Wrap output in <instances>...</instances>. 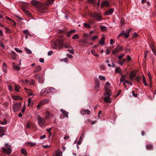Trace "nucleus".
<instances>
[{
	"label": "nucleus",
	"mask_w": 156,
	"mask_h": 156,
	"mask_svg": "<svg viewBox=\"0 0 156 156\" xmlns=\"http://www.w3.org/2000/svg\"><path fill=\"white\" fill-rule=\"evenodd\" d=\"M110 83L108 82H106V85L105 87V93L103 95L105 97L103 99L105 102L106 103H110L112 102V99L110 98L111 92L110 89Z\"/></svg>",
	"instance_id": "nucleus-1"
},
{
	"label": "nucleus",
	"mask_w": 156,
	"mask_h": 156,
	"mask_svg": "<svg viewBox=\"0 0 156 156\" xmlns=\"http://www.w3.org/2000/svg\"><path fill=\"white\" fill-rule=\"evenodd\" d=\"M63 40H56L51 43V47L53 49H57V48L61 49L63 47Z\"/></svg>",
	"instance_id": "nucleus-2"
},
{
	"label": "nucleus",
	"mask_w": 156,
	"mask_h": 156,
	"mask_svg": "<svg viewBox=\"0 0 156 156\" xmlns=\"http://www.w3.org/2000/svg\"><path fill=\"white\" fill-rule=\"evenodd\" d=\"M56 92L55 89L52 87H49L42 89L40 92V94L41 95H45L46 94L53 93Z\"/></svg>",
	"instance_id": "nucleus-3"
},
{
	"label": "nucleus",
	"mask_w": 156,
	"mask_h": 156,
	"mask_svg": "<svg viewBox=\"0 0 156 156\" xmlns=\"http://www.w3.org/2000/svg\"><path fill=\"white\" fill-rule=\"evenodd\" d=\"M38 123L39 126L41 127H43L46 123V120L44 118L38 116L37 117Z\"/></svg>",
	"instance_id": "nucleus-4"
},
{
	"label": "nucleus",
	"mask_w": 156,
	"mask_h": 156,
	"mask_svg": "<svg viewBox=\"0 0 156 156\" xmlns=\"http://www.w3.org/2000/svg\"><path fill=\"white\" fill-rule=\"evenodd\" d=\"M5 146L6 148H3V152H5L8 154H10L11 152V146L7 143H6L5 144Z\"/></svg>",
	"instance_id": "nucleus-5"
},
{
	"label": "nucleus",
	"mask_w": 156,
	"mask_h": 156,
	"mask_svg": "<svg viewBox=\"0 0 156 156\" xmlns=\"http://www.w3.org/2000/svg\"><path fill=\"white\" fill-rule=\"evenodd\" d=\"M123 50V47L121 45H118L117 48L112 51V53L115 54Z\"/></svg>",
	"instance_id": "nucleus-6"
},
{
	"label": "nucleus",
	"mask_w": 156,
	"mask_h": 156,
	"mask_svg": "<svg viewBox=\"0 0 156 156\" xmlns=\"http://www.w3.org/2000/svg\"><path fill=\"white\" fill-rule=\"evenodd\" d=\"M21 107V105L20 103H16L13 105V111L14 112H18Z\"/></svg>",
	"instance_id": "nucleus-7"
},
{
	"label": "nucleus",
	"mask_w": 156,
	"mask_h": 156,
	"mask_svg": "<svg viewBox=\"0 0 156 156\" xmlns=\"http://www.w3.org/2000/svg\"><path fill=\"white\" fill-rule=\"evenodd\" d=\"M31 3L33 6L36 7H40L41 6L43 5L42 3L36 0L31 1Z\"/></svg>",
	"instance_id": "nucleus-8"
},
{
	"label": "nucleus",
	"mask_w": 156,
	"mask_h": 156,
	"mask_svg": "<svg viewBox=\"0 0 156 156\" xmlns=\"http://www.w3.org/2000/svg\"><path fill=\"white\" fill-rule=\"evenodd\" d=\"M131 29H130L127 30V32H125L124 31H122L121 33L119 34L118 37H119L122 35H123L125 38H127L129 37V34L131 31Z\"/></svg>",
	"instance_id": "nucleus-9"
},
{
	"label": "nucleus",
	"mask_w": 156,
	"mask_h": 156,
	"mask_svg": "<svg viewBox=\"0 0 156 156\" xmlns=\"http://www.w3.org/2000/svg\"><path fill=\"white\" fill-rule=\"evenodd\" d=\"M92 16L95 18L97 21L100 20L101 19V15L97 13H93L92 15Z\"/></svg>",
	"instance_id": "nucleus-10"
},
{
	"label": "nucleus",
	"mask_w": 156,
	"mask_h": 156,
	"mask_svg": "<svg viewBox=\"0 0 156 156\" xmlns=\"http://www.w3.org/2000/svg\"><path fill=\"white\" fill-rule=\"evenodd\" d=\"M36 79L40 83H42L44 82V78L41 77L39 74H37L34 76Z\"/></svg>",
	"instance_id": "nucleus-11"
},
{
	"label": "nucleus",
	"mask_w": 156,
	"mask_h": 156,
	"mask_svg": "<svg viewBox=\"0 0 156 156\" xmlns=\"http://www.w3.org/2000/svg\"><path fill=\"white\" fill-rule=\"evenodd\" d=\"M100 88V84L98 80L97 79L95 80V86L94 87V90L97 92L99 90Z\"/></svg>",
	"instance_id": "nucleus-12"
},
{
	"label": "nucleus",
	"mask_w": 156,
	"mask_h": 156,
	"mask_svg": "<svg viewBox=\"0 0 156 156\" xmlns=\"http://www.w3.org/2000/svg\"><path fill=\"white\" fill-rule=\"evenodd\" d=\"M81 113L82 115H90V110L88 109H84L82 110L81 111Z\"/></svg>",
	"instance_id": "nucleus-13"
},
{
	"label": "nucleus",
	"mask_w": 156,
	"mask_h": 156,
	"mask_svg": "<svg viewBox=\"0 0 156 156\" xmlns=\"http://www.w3.org/2000/svg\"><path fill=\"white\" fill-rule=\"evenodd\" d=\"M41 70V68L40 66H37L35 67V69L33 71L34 73L39 72Z\"/></svg>",
	"instance_id": "nucleus-14"
},
{
	"label": "nucleus",
	"mask_w": 156,
	"mask_h": 156,
	"mask_svg": "<svg viewBox=\"0 0 156 156\" xmlns=\"http://www.w3.org/2000/svg\"><path fill=\"white\" fill-rule=\"evenodd\" d=\"M61 112L62 113V115L65 117H68V112L62 109H61L60 110Z\"/></svg>",
	"instance_id": "nucleus-15"
},
{
	"label": "nucleus",
	"mask_w": 156,
	"mask_h": 156,
	"mask_svg": "<svg viewBox=\"0 0 156 156\" xmlns=\"http://www.w3.org/2000/svg\"><path fill=\"white\" fill-rule=\"evenodd\" d=\"M2 69L4 72L5 73L7 72V67L6 64L5 62L3 63V66L2 67Z\"/></svg>",
	"instance_id": "nucleus-16"
},
{
	"label": "nucleus",
	"mask_w": 156,
	"mask_h": 156,
	"mask_svg": "<svg viewBox=\"0 0 156 156\" xmlns=\"http://www.w3.org/2000/svg\"><path fill=\"white\" fill-rule=\"evenodd\" d=\"M54 0H48L45 4L46 6H49L53 3Z\"/></svg>",
	"instance_id": "nucleus-17"
},
{
	"label": "nucleus",
	"mask_w": 156,
	"mask_h": 156,
	"mask_svg": "<svg viewBox=\"0 0 156 156\" xmlns=\"http://www.w3.org/2000/svg\"><path fill=\"white\" fill-rule=\"evenodd\" d=\"M12 58L15 59L16 57V53L13 51H11L10 53Z\"/></svg>",
	"instance_id": "nucleus-18"
},
{
	"label": "nucleus",
	"mask_w": 156,
	"mask_h": 156,
	"mask_svg": "<svg viewBox=\"0 0 156 156\" xmlns=\"http://www.w3.org/2000/svg\"><path fill=\"white\" fill-rule=\"evenodd\" d=\"M113 9H111L108 10L106 11L105 12L107 15H111L113 13Z\"/></svg>",
	"instance_id": "nucleus-19"
},
{
	"label": "nucleus",
	"mask_w": 156,
	"mask_h": 156,
	"mask_svg": "<svg viewBox=\"0 0 156 156\" xmlns=\"http://www.w3.org/2000/svg\"><path fill=\"white\" fill-rule=\"evenodd\" d=\"M109 6V3L107 1H105L102 3V6L108 7Z\"/></svg>",
	"instance_id": "nucleus-20"
},
{
	"label": "nucleus",
	"mask_w": 156,
	"mask_h": 156,
	"mask_svg": "<svg viewBox=\"0 0 156 156\" xmlns=\"http://www.w3.org/2000/svg\"><path fill=\"white\" fill-rule=\"evenodd\" d=\"M105 43V38L104 37H102L100 41L99 42V44L101 45V46H103Z\"/></svg>",
	"instance_id": "nucleus-21"
},
{
	"label": "nucleus",
	"mask_w": 156,
	"mask_h": 156,
	"mask_svg": "<svg viewBox=\"0 0 156 156\" xmlns=\"http://www.w3.org/2000/svg\"><path fill=\"white\" fill-rule=\"evenodd\" d=\"M21 154H23L25 156H27V153L26 149L24 148H23L21 150Z\"/></svg>",
	"instance_id": "nucleus-22"
},
{
	"label": "nucleus",
	"mask_w": 156,
	"mask_h": 156,
	"mask_svg": "<svg viewBox=\"0 0 156 156\" xmlns=\"http://www.w3.org/2000/svg\"><path fill=\"white\" fill-rule=\"evenodd\" d=\"M27 144L28 146L33 147L35 146L36 144V143L34 142H29L27 143Z\"/></svg>",
	"instance_id": "nucleus-23"
},
{
	"label": "nucleus",
	"mask_w": 156,
	"mask_h": 156,
	"mask_svg": "<svg viewBox=\"0 0 156 156\" xmlns=\"http://www.w3.org/2000/svg\"><path fill=\"white\" fill-rule=\"evenodd\" d=\"M76 32V30H70L69 32H67V36L68 37H69L70 35L73 34L74 32Z\"/></svg>",
	"instance_id": "nucleus-24"
},
{
	"label": "nucleus",
	"mask_w": 156,
	"mask_h": 156,
	"mask_svg": "<svg viewBox=\"0 0 156 156\" xmlns=\"http://www.w3.org/2000/svg\"><path fill=\"white\" fill-rule=\"evenodd\" d=\"M55 156H62V152L59 150H57Z\"/></svg>",
	"instance_id": "nucleus-25"
},
{
	"label": "nucleus",
	"mask_w": 156,
	"mask_h": 156,
	"mask_svg": "<svg viewBox=\"0 0 156 156\" xmlns=\"http://www.w3.org/2000/svg\"><path fill=\"white\" fill-rule=\"evenodd\" d=\"M48 102V100L47 99H45L44 100H42L40 102L41 104V105H45Z\"/></svg>",
	"instance_id": "nucleus-26"
},
{
	"label": "nucleus",
	"mask_w": 156,
	"mask_h": 156,
	"mask_svg": "<svg viewBox=\"0 0 156 156\" xmlns=\"http://www.w3.org/2000/svg\"><path fill=\"white\" fill-rule=\"evenodd\" d=\"M14 90L16 92H18L20 91V87L19 85H16L15 86Z\"/></svg>",
	"instance_id": "nucleus-27"
},
{
	"label": "nucleus",
	"mask_w": 156,
	"mask_h": 156,
	"mask_svg": "<svg viewBox=\"0 0 156 156\" xmlns=\"http://www.w3.org/2000/svg\"><path fill=\"white\" fill-rule=\"evenodd\" d=\"M4 135L3 130V128L0 126V137Z\"/></svg>",
	"instance_id": "nucleus-28"
},
{
	"label": "nucleus",
	"mask_w": 156,
	"mask_h": 156,
	"mask_svg": "<svg viewBox=\"0 0 156 156\" xmlns=\"http://www.w3.org/2000/svg\"><path fill=\"white\" fill-rule=\"evenodd\" d=\"M153 145L151 144H148L146 145V148L148 150L151 149L153 148Z\"/></svg>",
	"instance_id": "nucleus-29"
},
{
	"label": "nucleus",
	"mask_w": 156,
	"mask_h": 156,
	"mask_svg": "<svg viewBox=\"0 0 156 156\" xmlns=\"http://www.w3.org/2000/svg\"><path fill=\"white\" fill-rule=\"evenodd\" d=\"M50 115V112L48 111H47L46 112V115L45 116V119H47L49 118Z\"/></svg>",
	"instance_id": "nucleus-30"
},
{
	"label": "nucleus",
	"mask_w": 156,
	"mask_h": 156,
	"mask_svg": "<svg viewBox=\"0 0 156 156\" xmlns=\"http://www.w3.org/2000/svg\"><path fill=\"white\" fill-rule=\"evenodd\" d=\"M126 76L124 75H122L120 79V81L121 82H122L124 81L126 78Z\"/></svg>",
	"instance_id": "nucleus-31"
},
{
	"label": "nucleus",
	"mask_w": 156,
	"mask_h": 156,
	"mask_svg": "<svg viewBox=\"0 0 156 156\" xmlns=\"http://www.w3.org/2000/svg\"><path fill=\"white\" fill-rule=\"evenodd\" d=\"M136 76L135 74H133V72H132L130 73V80H133L134 77Z\"/></svg>",
	"instance_id": "nucleus-32"
},
{
	"label": "nucleus",
	"mask_w": 156,
	"mask_h": 156,
	"mask_svg": "<svg viewBox=\"0 0 156 156\" xmlns=\"http://www.w3.org/2000/svg\"><path fill=\"white\" fill-rule=\"evenodd\" d=\"M91 53L92 54L94 55V56L96 57H98L99 55H98L96 53L95 50H91Z\"/></svg>",
	"instance_id": "nucleus-33"
},
{
	"label": "nucleus",
	"mask_w": 156,
	"mask_h": 156,
	"mask_svg": "<svg viewBox=\"0 0 156 156\" xmlns=\"http://www.w3.org/2000/svg\"><path fill=\"white\" fill-rule=\"evenodd\" d=\"M83 25L84 27L86 28H89L90 27V25L89 23H83Z\"/></svg>",
	"instance_id": "nucleus-34"
},
{
	"label": "nucleus",
	"mask_w": 156,
	"mask_h": 156,
	"mask_svg": "<svg viewBox=\"0 0 156 156\" xmlns=\"http://www.w3.org/2000/svg\"><path fill=\"white\" fill-rule=\"evenodd\" d=\"M13 99L15 100H21L22 99V98L19 96H14L13 97Z\"/></svg>",
	"instance_id": "nucleus-35"
},
{
	"label": "nucleus",
	"mask_w": 156,
	"mask_h": 156,
	"mask_svg": "<svg viewBox=\"0 0 156 156\" xmlns=\"http://www.w3.org/2000/svg\"><path fill=\"white\" fill-rule=\"evenodd\" d=\"M148 75L149 79L150 81V85H151L152 83V77H151V76L149 74H148ZM150 88H151V85H150Z\"/></svg>",
	"instance_id": "nucleus-36"
},
{
	"label": "nucleus",
	"mask_w": 156,
	"mask_h": 156,
	"mask_svg": "<svg viewBox=\"0 0 156 156\" xmlns=\"http://www.w3.org/2000/svg\"><path fill=\"white\" fill-rule=\"evenodd\" d=\"M25 49L28 54H31V53H32L31 51L29 49L27 48V47H25Z\"/></svg>",
	"instance_id": "nucleus-37"
},
{
	"label": "nucleus",
	"mask_w": 156,
	"mask_h": 156,
	"mask_svg": "<svg viewBox=\"0 0 156 156\" xmlns=\"http://www.w3.org/2000/svg\"><path fill=\"white\" fill-rule=\"evenodd\" d=\"M79 37L78 34H75L73 36V37H72V38L73 39H78L79 38Z\"/></svg>",
	"instance_id": "nucleus-38"
},
{
	"label": "nucleus",
	"mask_w": 156,
	"mask_h": 156,
	"mask_svg": "<svg viewBox=\"0 0 156 156\" xmlns=\"http://www.w3.org/2000/svg\"><path fill=\"white\" fill-rule=\"evenodd\" d=\"M99 79L101 80H103L104 81L106 80V79L105 76H98Z\"/></svg>",
	"instance_id": "nucleus-39"
},
{
	"label": "nucleus",
	"mask_w": 156,
	"mask_h": 156,
	"mask_svg": "<svg viewBox=\"0 0 156 156\" xmlns=\"http://www.w3.org/2000/svg\"><path fill=\"white\" fill-rule=\"evenodd\" d=\"M30 85H32L33 86H35V82L34 80L31 79L30 80Z\"/></svg>",
	"instance_id": "nucleus-40"
},
{
	"label": "nucleus",
	"mask_w": 156,
	"mask_h": 156,
	"mask_svg": "<svg viewBox=\"0 0 156 156\" xmlns=\"http://www.w3.org/2000/svg\"><path fill=\"white\" fill-rule=\"evenodd\" d=\"M70 45L68 43H66L64 44H63V47L64 46L65 48H68L70 47Z\"/></svg>",
	"instance_id": "nucleus-41"
},
{
	"label": "nucleus",
	"mask_w": 156,
	"mask_h": 156,
	"mask_svg": "<svg viewBox=\"0 0 156 156\" xmlns=\"http://www.w3.org/2000/svg\"><path fill=\"white\" fill-rule=\"evenodd\" d=\"M100 28L102 30V31H104L107 30L106 27L105 26H103L102 25H100Z\"/></svg>",
	"instance_id": "nucleus-42"
},
{
	"label": "nucleus",
	"mask_w": 156,
	"mask_h": 156,
	"mask_svg": "<svg viewBox=\"0 0 156 156\" xmlns=\"http://www.w3.org/2000/svg\"><path fill=\"white\" fill-rule=\"evenodd\" d=\"M88 2L94 5L96 4L95 0H88Z\"/></svg>",
	"instance_id": "nucleus-43"
},
{
	"label": "nucleus",
	"mask_w": 156,
	"mask_h": 156,
	"mask_svg": "<svg viewBox=\"0 0 156 156\" xmlns=\"http://www.w3.org/2000/svg\"><path fill=\"white\" fill-rule=\"evenodd\" d=\"M115 71L116 73H120L121 70L120 68L117 67L116 68Z\"/></svg>",
	"instance_id": "nucleus-44"
},
{
	"label": "nucleus",
	"mask_w": 156,
	"mask_h": 156,
	"mask_svg": "<svg viewBox=\"0 0 156 156\" xmlns=\"http://www.w3.org/2000/svg\"><path fill=\"white\" fill-rule=\"evenodd\" d=\"M13 66V67H14V69L17 70H19L20 69V68L18 66H15V64L14 63H12Z\"/></svg>",
	"instance_id": "nucleus-45"
},
{
	"label": "nucleus",
	"mask_w": 156,
	"mask_h": 156,
	"mask_svg": "<svg viewBox=\"0 0 156 156\" xmlns=\"http://www.w3.org/2000/svg\"><path fill=\"white\" fill-rule=\"evenodd\" d=\"M23 33L27 35H29L30 34L28 31L27 30H23Z\"/></svg>",
	"instance_id": "nucleus-46"
},
{
	"label": "nucleus",
	"mask_w": 156,
	"mask_h": 156,
	"mask_svg": "<svg viewBox=\"0 0 156 156\" xmlns=\"http://www.w3.org/2000/svg\"><path fill=\"white\" fill-rule=\"evenodd\" d=\"M15 50L17 52L20 53H21L22 52V51L19 49L18 48H15Z\"/></svg>",
	"instance_id": "nucleus-47"
},
{
	"label": "nucleus",
	"mask_w": 156,
	"mask_h": 156,
	"mask_svg": "<svg viewBox=\"0 0 156 156\" xmlns=\"http://www.w3.org/2000/svg\"><path fill=\"white\" fill-rule=\"evenodd\" d=\"M141 80V78L140 76H138L136 78V80L138 82H140V80Z\"/></svg>",
	"instance_id": "nucleus-48"
},
{
	"label": "nucleus",
	"mask_w": 156,
	"mask_h": 156,
	"mask_svg": "<svg viewBox=\"0 0 156 156\" xmlns=\"http://www.w3.org/2000/svg\"><path fill=\"white\" fill-rule=\"evenodd\" d=\"M126 58L128 62L130 61L131 59V57L129 55H127L126 56Z\"/></svg>",
	"instance_id": "nucleus-49"
},
{
	"label": "nucleus",
	"mask_w": 156,
	"mask_h": 156,
	"mask_svg": "<svg viewBox=\"0 0 156 156\" xmlns=\"http://www.w3.org/2000/svg\"><path fill=\"white\" fill-rule=\"evenodd\" d=\"M98 38V36H94L93 37H91V38L92 40L94 41L96 40Z\"/></svg>",
	"instance_id": "nucleus-50"
},
{
	"label": "nucleus",
	"mask_w": 156,
	"mask_h": 156,
	"mask_svg": "<svg viewBox=\"0 0 156 156\" xmlns=\"http://www.w3.org/2000/svg\"><path fill=\"white\" fill-rule=\"evenodd\" d=\"M125 56V54H121L118 57V58L119 59H120L122 58L123 57Z\"/></svg>",
	"instance_id": "nucleus-51"
},
{
	"label": "nucleus",
	"mask_w": 156,
	"mask_h": 156,
	"mask_svg": "<svg viewBox=\"0 0 156 156\" xmlns=\"http://www.w3.org/2000/svg\"><path fill=\"white\" fill-rule=\"evenodd\" d=\"M5 30L6 32H7V33H9L10 32V30L9 28L5 27Z\"/></svg>",
	"instance_id": "nucleus-52"
},
{
	"label": "nucleus",
	"mask_w": 156,
	"mask_h": 156,
	"mask_svg": "<svg viewBox=\"0 0 156 156\" xmlns=\"http://www.w3.org/2000/svg\"><path fill=\"white\" fill-rule=\"evenodd\" d=\"M25 109H26V107H25V105L24 104V106L23 107L22 109H21V111L22 112V113H24Z\"/></svg>",
	"instance_id": "nucleus-53"
},
{
	"label": "nucleus",
	"mask_w": 156,
	"mask_h": 156,
	"mask_svg": "<svg viewBox=\"0 0 156 156\" xmlns=\"http://www.w3.org/2000/svg\"><path fill=\"white\" fill-rule=\"evenodd\" d=\"M31 102V98H29L28 100V105L29 106Z\"/></svg>",
	"instance_id": "nucleus-54"
},
{
	"label": "nucleus",
	"mask_w": 156,
	"mask_h": 156,
	"mask_svg": "<svg viewBox=\"0 0 156 156\" xmlns=\"http://www.w3.org/2000/svg\"><path fill=\"white\" fill-rule=\"evenodd\" d=\"M30 125L29 122H27L26 124V127L27 128H29L30 127Z\"/></svg>",
	"instance_id": "nucleus-55"
},
{
	"label": "nucleus",
	"mask_w": 156,
	"mask_h": 156,
	"mask_svg": "<svg viewBox=\"0 0 156 156\" xmlns=\"http://www.w3.org/2000/svg\"><path fill=\"white\" fill-rule=\"evenodd\" d=\"M51 128H49V129H47L46 130L49 133L50 135H51Z\"/></svg>",
	"instance_id": "nucleus-56"
},
{
	"label": "nucleus",
	"mask_w": 156,
	"mask_h": 156,
	"mask_svg": "<svg viewBox=\"0 0 156 156\" xmlns=\"http://www.w3.org/2000/svg\"><path fill=\"white\" fill-rule=\"evenodd\" d=\"M132 94L134 97H136L137 96V94H135L133 91H132Z\"/></svg>",
	"instance_id": "nucleus-57"
},
{
	"label": "nucleus",
	"mask_w": 156,
	"mask_h": 156,
	"mask_svg": "<svg viewBox=\"0 0 156 156\" xmlns=\"http://www.w3.org/2000/svg\"><path fill=\"white\" fill-rule=\"evenodd\" d=\"M82 140L79 139L78 141L77 142V145L80 144L82 141Z\"/></svg>",
	"instance_id": "nucleus-58"
},
{
	"label": "nucleus",
	"mask_w": 156,
	"mask_h": 156,
	"mask_svg": "<svg viewBox=\"0 0 156 156\" xmlns=\"http://www.w3.org/2000/svg\"><path fill=\"white\" fill-rule=\"evenodd\" d=\"M53 53V52L52 51H50L48 52V55L49 56H50L52 55Z\"/></svg>",
	"instance_id": "nucleus-59"
},
{
	"label": "nucleus",
	"mask_w": 156,
	"mask_h": 156,
	"mask_svg": "<svg viewBox=\"0 0 156 156\" xmlns=\"http://www.w3.org/2000/svg\"><path fill=\"white\" fill-rule=\"evenodd\" d=\"M150 47L151 50L154 48V45L152 43L150 44Z\"/></svg>",
	"instance_id": "nucleus-60"
},
{
	"label": "nucleus",
	"mask_w": 156,
	"mask_h": 156,
	"mask_svg": "<svg viewBox=\"0 0 156 156\" xmlns=\"http://www.w3.org/2000/svg\"><path fill=\"white\" fill-rule=\"evenodd\" d=\"M50 147V146L48 145H44L43 146V147L45 148H47Z\"/></svg>",
	"instance_id": "nucleus-61"
},
{
	"label": "nucleus",
	"mask_w": 156,
	"mask_h": 156,
	"mask_svg": "<svg viewBox=\"0 0 156 156\" xmlns=\"http://www.w3.org/2000/svg\"><path fill=\"white\" fill-rule=\"evenodd\" d=\"M153 52L154 54L156 55V49L154 48V49L151 50Z\"/></svg>",
	"instance_id": "nucleus-62"
},
{
	"label": "nucleus",
	"mask_w": 156,
	"mask_h": 156,
	"mask_svg": "<svg viewBox=\"0 0 156 156\" xmlns=\"http://www.w3.org/2000/svg\"><path fill=\"white\" fill-rule=\"evenodd\" d=\"M46 137V135H44L43 136H40V139H44V138H45Z\"/></svg>",
	"instance_id": "nucleus-63"
},
{
	"label": "nucleus",
	"mask_w": 156,
	"mask_h": 156,
	"mask_svg": "<svg viewBox=\"0 0 156 156\" xmlns=\"http://www.w3.org/2000/svg\"><path fill=\"white\" fill-rule=\"evenodd\" d=\"M39 61L41 63H44V60L43 58H40L39 59Z\"/></svg>",
	"instance_id": "nucleus-64"
}]
</instances>
